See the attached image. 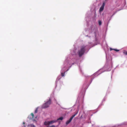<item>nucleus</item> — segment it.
<instances>
[{
    "label": "nucleus",
    "instance_id": "nucleus-1",
    "mask_svg": "<svg viewBox=\"0 0 127 127\" xmlns=\"http://www.w3.org/2000/svg\"><path fill=\"white\" fill-rule=\"evenodd\" d=\"M85 46H82L81 49L78 52V54L80 57L81 56L84 54L85 50Z\"/></svg>",
    "mask_w": 127,
    "mask_h": 127
},
{
    "label": "nucleus",
    "instance_id": "nucleus-2",
    "mask_svg": "<svg viewBox=\"0 0 127 127\" xmlns=\"http://www.w3.org/2000/svg\"><path fill=\"white\" fill-rule=\"evenodd\" d=\"M51 101L50 99L47 102L43 104L42 106V108H45L48 107L51 104Z\"/></svg>",
    "mask_w": 127,
    "mask_h": 127
},
{
    "label": "nucleus",
    "instance_id": "nucleus-3",
    "mask_svg": "<svg viewBox=\"0 0 127 127\" xmlns=\"http://www.w3.org/2000/svg\"><path fill=\"white\" fill-rule=\"evenodd\" d=\"M77 113L78 112H77L75 114L72 115L70 119L66 121V124L67 125L68 124L71 122L73 117H74Z\"/></svg>",
    "mask_w": 127,
    "mask_h": 127
},
{
    "label": "nucleus",
    "instance_id": "nucleus-4",
    "mask_svg": "<svg viewBox=\"0 0 127 127\" xmlns=\"http://www.w3.org/2000/svg\"><path fill=\"white\" fill-rule=\"evenodd\" d=\"M105 5V3L104 2H103V3L102 5V6L100 7L99 9V11H101L103 9Z\"/></svg>",
    "mask_w": 127,
    "mask_h": 127
},
{
    "label": "nucleus",
    "instance_id": "nucleus-5",
    "mask_svg": "<svg viewBox=\"0 0 127 127\" xmlns=\"http://www.w3.org/2000/svg\"><path fill=\"white\" fill-rule=\"evenodd\" d=\"M57 122V120H54L49 121V124H52Z\"/></svg>",
    "mask_w": 127,
    "mask_h": 127
},
{
    "label": "nucleus",
    "instance_id": "nucleus-6",
    "mask_svg": "<svg viewBox=\"0 0 127 127\" xmlns=\"http://www.w3.org/2000/svg\"><path fill=\"white\" fill-rule=\"evenodd\" d=\"M44 125H50L49 121L45 122H44Z\"/></svg>",
    "mask_w": 127,
    "mask_h": 127
},
{
    "label": "nucleus",
    "instance_id": "nucleus-7",
    "mask_svg": "<svg viewBox=\"0 0 127 127\" xmlns=\"http://www.w3.org/2000/svg\"><path fill=\"white\" fill-rule=\"evenodd\" d=\"M63 119V117H61L60 118H59L57 119V121L59 120H62Z\"/></svg>",
    "mask_w": 127,
    "mask_h": 127
},
{
    "label": "nucleus",
    "instance_id": "nucleus-8",
    "mask_svg": "<svg viewBox=\"0 0 127 127\" xmlns=\"http://www.w3.org/2000/svg\"><path fill=\"white\" fill-rule=\"evenodd\" d=\"M123 53L125 55H127V51H124L123 52Z\"/></svg>",
    "mask_w": 127,
    "mask_h": 127
},
{
    "label": "nucleus",
    "instance_id": "nucleus-9",
    "mask_svg": "<svg viewBox=\"0 0 127 127\" xmlns=\"http://www.w3.org/2000/svg\"><path fill=\"white\" fill-rule=\"evenodd\" d=\"M101 22L100 21H98V23L99 25H100L101 24Z\"/></svg>",
    "mask_w": 127,
    "mask_h": 127
},
{
    "label": "nucleus",
    "instance_id": "nucleus-10",
    "mask_svg": "<svg viewBox=\"0 0 127 127\" xmlns=\"http://www.w3.org/2000/svg\"><path fill=\"white\" fill-rule=\"evenodd\" d=\"M65 73H62L61 75L62 76H64V75Z\"/></svg>",
    "mask_w": 127,
    "mask_h": 127
},
{
    "label": "nucleus",
    "instance_id": "nucleus-11",
    "mask_svg": "<svg viewBox=\"0 0 127 127\" xmlns=\"http://www.w3.org/2000/svg\"><path fill=\"white\" fill-rule=\"evenodd\" d=\"M37 111H38V109L37 108H36L35 110V113H36L37 112Z\"/></svg>",
    "mask_w": 127,
    "mask_h": 127
},
{
    "label": "nucleus",
    "instance_id": "nucleus-12",
    "mask_svg": "<svg viewBox=\"0 0 127 127\" xmlns=\"http://www.w3.org/2000/svg\"><path fill=\"white\" fill-rule=\"evenodd\" d=\"M31 114V115L32 116V118H33V116H34V115L32 113Z\"/></svg>",
    "mask_w": 127,
    "mask_h": 127
},
{
    "label": "nucleus",
    "instance_id": "nucleus-13",
    "mask_svg": "<svg viewBox=\"0 0 127 127\" xmlns=\"http://www.w3.org/2000/svg\"><path fill=\"white\" fill-rule=\"evenodd\" d=\"M31 127H35V126L33 125H31Z\"/></svg>",
    "mask_w": 127,
    "mask_h": 127
},
{
    "label": "nucleus",
    "instance_id": "nucleus-14",
    "mask_svg": "<svg viewBox=\"0 0 127 127\" xmlns=\"http://www.w3.org/2000/svg\"><path fill=\"white\" fill-rule=\"evenodd\" d=\"M113 50H114L115 51H119V50H117L116 49H113Z\"/></svg>",
    "mask_w": 127,
    "mask_h": 127
},
{
    "label": "nucleus",
    "instance_id": "nucleus-15",
    "mask_svg": "<svg viewBox=\"0 0 127 127\" xmlns=\"http://www.w3.org/2000/svg\"><path fill=\"white\" fill-rule=\"evenodd\" d=\"M55 127V126L54 125H52V126H50V127Z\"/></svg>",
    "mask_w": 127,
    "mask_h": 127
},
{
    "label": "nucleus",
    "instance_id": "nucleus-16",
    "mask_svg": "<svg viewBox=\"0 0 127 127\" xmlns=\"http://www.w3.org/2000/svg\"><path fill=\"white\" fill-rule=\"evenodd\" d=\"M23 124H25V123H24V122H23Z\"/></svg>",
    "mask_w": 127,
    "mask_h": 127
}]
</instances>
